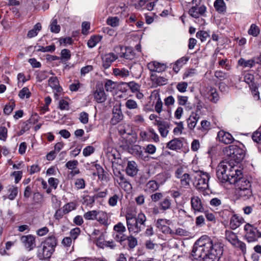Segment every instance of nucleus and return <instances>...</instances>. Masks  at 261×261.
Returning a JSON list of instances; mask_svg holds the SVG:
<instances>
[{"label":"nucleus","mask_w":261,"mask_h":261,"mask_svg":"<svg viewBox=\"0 0 261 261\" xmlns=\"http://www.w3.org/2000/svg\"><path fill=\"white\" fill-rule=\"evenodd\" d=\"M217 248L220 252H223V245L221 243L213 242L208 237L203 236L195 243L192 255L195 259H199L214 254Z\"/></svg>","instance_id":"obj_1"},{"label":"nucleus","mask_w":261,"mask_h":261,"mask_svg":"<svg viewBox=\"0 0 261 261\" xmlns=\"http://www.w3.org/2000/svg\"><path fill=\"white\" fill-rule=\"evenodd\" d=\"M57 243V239L54 234L49 236L38 247L37 257L40 260L49 258L55 251Z\"/></svg>","instance_id":"obj_2"},{"label":"nucleus","mask_w":261,"mask_h":261,"mask_svg":"<svg viewBox=\"0 0 261 261\" xmlns=\"http://www.w3.org/2000/svg\"><path fill=\"white\" fill-rule=\"evenodd\" d=\"M224 152L227 156L230 158V161L228 162L234 161L237 164L241 162L245 155V150L234 145H231L225 147Z\"/></svg>","instance_id":"obj_3"},{"label":"nucleus","mask_w":261,"mask_h":261,"mask_svg":"<svg viewBox=\"0 0 261 261\" xmlns=\"http://www.w3.org/2000/svg\"><path fill=\"white\" fill-rule=\"evenodd\" d=\"M194 176L195 181H197L196 187L197 189L201 191H204L208 189V180L210 175L206 172L201 170L194 171Z\"/></svg>","instance_id":"obj_4"},{"label":"nucleus","mask_w":261,"mask_h":261,"mask_svg":"<svg viewBox=\"0 0 261 261\" xmlns=\"http://www.w3.org/2000/svg\"><path fill=\"white\" fill-rule=\"evenodd\" d=\"M239 168L238 165H235L232 162H229L227 181L230 184L236 183L238 180L243 177L242 171Z\"/></svg>","instance_id":"obj_5"},{"label":"nucleus","mask_w":261,"mask_h":261,"mask_svg":"<svg viewBox=\"0 0 261 261\" xmlns=\"http://www.w3.org/2000/svg\"><path fill=\"white\" fill-rule=\"evenodd\" d=\"M245 231V238L248 243L256 241L257 239L261 237V233L252 225L247 223L244 226Z\"/></svg>","instance_id":"obj_6"},{"label":"nucleus","mask_w":261,"mask_h":261,"mask_svg":"<svg viewBox=\"0 0 261 261\" xmlns=\"http://www.w3.org/2000/svg\"><path fill=\"white\" fill-rule=\"evenodd\" d=\"M229 162L223 161L218 165L217 169V176L222 182H227L228 179V171Z\"/></svg>","instance_id":"obj_7"},{"label":"nucleus","mask_w":261,"mask_h":261,"mask_svg":"<svg viewBox=\"0 0 261 261\" xmlns=\"http://www.w3.org/2000/svg\"><path fill=\"white\" fill-rule=\"evenodd\" d=\"M191 210L194 214L202 213L204 211V205L201 199L197 196H193L191 198Z\"/></svg>","instance_id":"obj_8"},{"label":"nucleus","mask_w":261,"mask_h":261,"mask_svg":"<svg viewBox=\"0 0 261 261\" xmlns=\"http://www.w3.org/2000/svg\"><path fill=\"white\" fill-rule=\"evenodd\" d=\"M20 241L25 248L29 251L34 249L36 246L35 238L32 235L23 236L21 237Z\"/></svg>","instance_id":"obj_9"},{"label":"nucleus","mask_w":261,"mask_h":261,"mask_svg":"<svg viewBox=\"0 0 261 261\" xmlns=\"http://www.w3.org/2000/svg\"><path fill=\"white\" fill-rule=\"evenodd\" d=\"M118 58V56L114 53L106 54L101 57L102 66L105 69L109 68L112 63Z\"/></svg>","instance_id":"obj_10"},{"label":"nucleus","mask_w":261,"mask_h":261,"mask_svg":"<svg viewBox=\"0 0 261 261\" xmlns=\"http://www.w3.org/2000/svg\"><path fill=\"white\" fill-rule=\"evenodd\" d=\"M217 139L219 142L225 144H230L234 141L232 136L223 130H221L218 133Z\"/></svg>","instance_id":"obj_11"},{"label":"nucleus","mask_w":261,"mask_h":261,"mask_svg":"<svg viewBox=\"0 0 261 261\" xmlns=\"http://www.w3.org/2000/svg\"><path fill=\"white\" fill-rule=\"evenodd\" d=\"M236 195L238 198L246 200L253 196L252 188L246 189H236Z\"/></svg>","instance_id":"obj_12"},{"label":"nucleus","mask_w":261,"mask_h":261,"mask_svg":"<svg viewBox=\"0 0 261 261\" xmlns=\"http://www.w3.org/2000/svg\"><path fill=\"white\" fill-rule=\"evenodd\" d=\"M99 223L105 227H108L111 223V220L109 219L108 214L103 211H98L96 219Z\"/></svg>","instance_id":"obj_13"},{"label":"nucleus","mask_w":261,"mask_h":261,"mask_svg":"<svg viewBox=\"0 0 261 261\" xmlns=\"http://www.w3.org/2000/svg\"><path fill=\"white\" fill-rule=\"evenodd\" d=\"M166 65L164 63H161L157 61H152L148 63L147 68L152 72H161L164 71L166 69Z\"/></svg>","instance_id":"obj_14"},{"label":"nucleus","mask_w":261,"mask_h":261,"mask_svg":"<svg viewBox=\"0 0 261 261\" xmlns=\"http://www.w3.org/2000/svg\"><path fill=\"white\" fill-rule=\"evenodd\" d=\"M196 111V112L192 113L189 117L187 119L188 127L190 130H193L194 129L200 118L199 115L197 113L198 109Z\"/></svg>","instance_id":"obj_15"},{"label":"nucleus","mask_w":261,"mask_h":261,"mask_svg":"<svg viewBox=\"0 0 261 261\" xmlns=\"http://www.w3.org/2000/svg\"><path fill=\"white\" fill-rule=\"evenodd\" d=\"M206 12V7L201 6L199 7L193 6L189 11V14L193 17L197 18L200 15H202Z\"/></svg>","instance_id":"obj_16"},{"label":"nucleus","mask_w":261,"mask_h":261,"mask_svg":"<svg viewBox=\"0 0 261 261\" xmlns=\"http://www.w3.org/2000/svg\"><path fill=\"white\" fill-rule=\"evenodd\" d=\"M125 171L129 176L134 177L136 175L138 171L136 163L134 161H128Z\"/></svg>","instance_id":"obj_17"},{"label":"nucleus","mask_w":261,"mask_h":261,"mask_svg":"<svg viewBox=\"0 0 261 261\" xmlns=\"http://www.w3.org/2000/svg\"><path fill=\"white\" fill-rule=\"evenodd\" d=\"M244 222V219L242 217H239L237 215H233L230 220V227L232 229H236Z\"/></svg>","instance_id":"obj_18"},{"label":"nucleus","mask_w":261,"mask_h":261,"mask_svg":"<svg viewBox=\"0 0 261 261\" xmlns=\"http://www.w3.org/2000/svg\"><path fill=\"white\" fill-rule=\"evenodd\" d=\"M256 64L255 58H252L249 60H246L244 58H241L238 61V65L243 67V68H250L253 67Z\"/></svg>","instance_id":"obj_19"},{"label":"nucleus","mask_w":261,"mask_h":261,"mask_svg":"<svg viewBox=\"0 0 261 261\" xmlns=\"http://www.w3.org/2000/svg\"><path fill=\"white\" fill-rule=\"evenodd\" d=\"M150 79L155 87L166 85L167 82V79L162 76H158L155 74H152L150 75Z\"/></svg>","instance_id":"obj_20"},{"label":"nucleus","mask_w":261,"mask_h":261,"mask_svg":"<svg viewBox=\"0 0 261 261\" xmlns=\"http://www.w3.org/2000/svg\"><path fill=\"white\" fill-rule=\"evenodd\" d=\"M236 189H246V188H251V184L249 180L245 177H242L240 180L234 183Z\"/></svg>","instance_id":"obj_21"},{"label":"nucleus","mask_w":261,"mask_h":261,"mask_svg":"<svg viewBox=\"0 0 261 261\" xmlns=\"http://www.w3.org/2000/svg\"><path fill=\"white\" fill-rule=\"evenodd\" d=\"M189 58L188 57H182L177 60L173 64V70L175 73H178L182 67L189 61Z\"/></svg>","instance_id":"obj_22"},{"label":"nucleus","mask_w":261,"mask_h":261,"mask_svg":"<svg viewBox=\"0 0 261 261\" xmlns=\"http://www.w3.org/2000/svg\"><path fill=\"white\" fill-rule=\"evenodd\" d=\"M207 98L212 102L217 103L219 99V96L217 92V90L212 87H210L207 91Z\"/></svg>","instance_id":"obj_23"},{"label":"nucleus","mask_w":261,"mask_h":261,"mask_svg":"<svg viewBox=\"0 0 261 261\" xmlns=\"http://www.w3.org/2000/svg\"><path fill=\"white\" fill-rule=\"evenodd\" d=\"M127 229L130 233L138 234L141 232L140 227L138 226L136 219L132 222H130L126 224Z\"/></svg>","instance_id":"obj_24"},{"label":"nucleus","mask_w":261,"mask_h":261,"mask_svg":"<svg viewBox=\"0 0 261 261\" xmlns=\"http://www.w3.org/2000/svg\"><path fill=\"white\" fill-rule=\"evenodd\" d=\"M214 7L219 13H224L226 11V5L224 0H216Z\"/></svg>","instance_id":"obj_25"},{"label":"nucleus","mask_w":261,"mask_h":261,"mask_svg":"<svg viewBox=\"0 0 261 261\" xmlns=\"http://www.w3.org/2000/svg\"><path fill=\"white\" fill-rule=\"evenodd\" d=\"M182 142L178 138H175L169 141L167 144V147L171 150L180 149L182 146Z\"/></svg>","instance_id":"obj_26"},{"label":"nucleus","mask_w":261,"mask_h":261,"mask_svg":"<svg viewBox=\"0 0 261 261\" xmlns=\"http://www.w3.org/2000/svg\"><path fill=\"white\" fill-rule=\"evenodd\" d=\"M226 239L233 246L239 240L236 233L233 231L226 230L225 233Z\"/></svg>","instance_id":"obj_27"},{"label":"nucleus","mask_w":261,"mask_h":261,"mask_svg":"<svg viewBox=\"0 0 261 261\" xmlns=\"http://www.w3.org/2000/svg\"><path fill=\"white\" fill-rule=\"evenodd\" d=\"M94 99L98 103L104 102L106 100V95L103 90L97 89L94 93Z\"/></svg>","instance_id":"obj_28"},{"label":"nucleus","mask_w":261,"mask_h":261,"mask_svg":"<svg viewBox=\"0 0 261 261\" xmlns=\"http://www.w3.org/2000/svg\"><path fill=\"white\" fill-rule=\"evenodd\" d=\"M136 220L138 224V226L140 227V231H142L146 227L145 222L147 219L145 215L143 213H140L136 218Z\"/></svg>","instance_id":"obj_29"},{"label":"nucleus","mask_w":261,"mask_h":261,"mask_svg":"<svg viewBox=\"0 0 261 261\" xmlns=\"http://www.w3.org/2000/svg\"><path fill=\"white\" fill-rule=\"evenodd\" d=\"M217 251H215V253L211 254L210 256L202 257L203 261H218L221 256L223 254V252H220L218 248L216 249Z\"/></svg>","instance_id":"obj_30"},{"label":"nucleus","mask_w":261,"mask_h":261,"mask_svg":"<svg viewBox=\"0 0 261 261\" xmlns=\"http://www.w3.org/2000/svg\"><path fill=\"white\" fill-rule=\"evenodd\" d=\"M159 188V184L155 180H150L146 185L145 191L148 193H152Z\"/></svg>","instance_id":"obj_31"},{"label":"nucleus","mask_w":261,"mask_h":261,"mask_svg":"<svg viewBox=\"0 0 261 261\" xmlns=\"http://www.w3.org/2000/svg\"><path fill=\"white\" fill-rule=\"evenodd\" d=\"M49 86L57 92H59L62 90V88L59 86L58 79L56 76L51 77L48 80Z\"/></svg>","instance_id":"obj_32"},{"label":"nucleus","mask_w":261,"mask_h":261,"mask_svg":"<svg viewBox=\"0 0 261 261\" xmlns=\"http://www.w3.org/2000/svg\"><path fill=\"white\" fill-rule=\"evenodd\" d=\"M118 132L120 135H124L125 134L131 135L132 134V129L129 127V125L126 124H120L118 126Z\"/></svg>","instance_id":"obj_33"},{"label":"nucleus","mask_w":261,"mask_h":261,"mask_svg":"<svg viewBox=\"0 0 261 261\" xmlns=\"http://www.w3.org/2000/svg\"><path fill=\"white\" fill-rule=\"evenodd\" d=\"M179 179H180V183L182 187L185 188H190V182L191 179L190 174L188 173L186 175H184V176L182 175V176Z\"/></svg>","instance_id":"obj_34"},{"label":"nucleus","mask_w":261,"mask_h":261,"mask_svg":"<svg viewBox=\"0 0 261 261\" xmlns=\"http://www.w3.org/2000/svg\"><path fill=\"white\" fill-rule=\"evenodd\" d=\"M125 107L130 110H137L139 109V106L137 102L133 99H126L125 102Z\"/></svg>","instance_id":"obj_35"},{"label":"nucleus","mask_w":261,"mask_h":261,"mask_svg":"<svg viewBox=\"0 0 261 261\" xmlns=\"http://www.w3.org/2000/svg\"><path fill=\"white\" fill-rule=\"evenodd\" d=\"M122 84L127 86L133 93H136L140 89V85L134 81L123 83Z\"/></svg>","instance_id":"obj_36"},{"label":"nucleus","mask_w":261,"mask_h":261,"mask_svg":"<svg viewBox=\"0 0 261 261\" xmlns=\"http://www.w3.org/2000/svg\"><path fill=\"white\" fill-rule=\"evenodd\" d=\"M102 37L99 35L92 36L88 41L87 45L90 48H93L101 41Z\"/></svg>","instance_id":"obj_37"},{"label":"nucleus","mask_w":261,"mask_h":261,"mask_svg":"<svg viewBox=\"0 0 261 261\" xmlns=\"http://www.w3.org/2000/svg\"><path fill=\"white\" fill-rule=\"evenodd\" d=\"M41 29V24L40 23H37L34 27V28L30 30L27 34V36L31 38L37 35L38 32Z\"/></svg>","instance_id":"obj_38"},{"label":"nucleus","mask_w":261,"mask_h":261,"mask_svg":"<svg viewBox=\"0 0 261 261\" xmlns=\"http://www.w3.org/2000/svg\"><path fill=\"white\" fill-rule=\"evenodd\" d=\"M57 23V19L54 17L51 19L49 25L50 30L52 33H58L60 31L61 27Z\"/></svg>","instance_id":"obj_39"},{"label":"nucleus","mask_w":261,"mask_h":261,"mask_svg":"<svg viewBox=\"0 0 261 261\" xmlns=\"http://www.w3.org/2000/svg\"><path fill=\"white\" fill-rule=\"evenodd\" d=\"M8 191L9 193L8 196V198L10 200H14L17 196L18 193V189L17 187L15 186H9Z\"/></svg>","instance_id":"obj_40"},{"label":"nucleus","mask_w":261,"mask_h":261,"mask_svg":"<svg viewBox=\"0 0 261 261\" xmlns=\"http://www.w3.org/2000/svg\"><path fill=\"white\" fill-rule=\"evenodd\" d=\"M170 123L167 121H166L165 123H163V126H160L158 129L162 137H166L168 133L169 130L168 129L170 127Z\"/></svg>","instance_id":"obj_41"},{"label":"nucleus","mask_w":261,"mask_h":261,"mask_svg":"<svg viewBox=\"0 0 261 261\" xmlns=\"http://www.w3.org/2000/svg\"><path fill=\"white\" fill-rule=\"evenodd\" d=\"M114 74L116 76H119L122 77H126L129 76V72L127 69L122 68H115L113 70Z\"/></svg>","instance_id":"obj_42"},{"label":"nucleus","mask_w":261,"mask_h":261,"mask_svg":"<svg viewBox=\"0 0 261 261\" xmlns=\"http://www.w3.org/2000/svg\"><path fill=\"white\" fill-rule=\"evenodd\" d=\"M171 206V200L168 197H166L160 203V208L163 211H166L170 209Z\"/></svg>","instance_id":"obj_43"},{"label":"nucleus","mask_w":261,"mask_h":261,"mask_svg":"<svg viewBox=\"0 0 261 261\" xmlns=\"http://www.w3.org/2000/svg\"><path fill=\"white\" fill-rule=\"evenodd\" d=\"M126 240L127 241L128 247L130 249H134L138 244L137 239L132 235L126 236Z\"/></svg>","instance_id":"obj_44"},{"label":"nucleus","mask_w":261,"mask_h":261,"mask_svg":"<svg viewBox=\"0 0 261 261\" xmlns=\"http://www.w3.org/2000/svg\"><path fill=\"white\" fill-rule=\"evenodd\" d=\"M187 169V166L185 165H180L178 166L175 172V176L176 178H179L181 177L184 176V175H186L187 173L186 172V169Z\"/></svg>","instance_id":"obj_45"},{"label":"nucleus","mask_w":261,"mask_h":261,"mask_svg":"<svg viewBox=\"0 0 261 261\" xmlns=\"http://www.w3.org/2000/svg\"><path fill=\"white\" fill-rule=\"evenodd\" d=\"M119 22L120 19L117 16L109 17L107 19V23L113 28L119 26Z\"/></svg>","instance_id":"obj_46"},{"label":"nucleus","mask_w":261,"mask_h":261,"mask_svg":"<svg viewBox=\"0 0 261 261\" xmlns=\"http://www.w3.org/2000/svg\"><path fill=\"white\" fill-rule=\"evenodd\" d=\"M248 33L253 37H257L260 33V29L255 24H252L248 31Z\"/></svg>","instance_id":"obj_47"},{"label":"nucleus","mask_w":261,"mask_h":261,"mask_svg":"<svg viewBox=\"0 0 261 261\" xmlns=\"http://www.w3.org/2000/svg\"><path fill=\"white\" fill-rule=\"evenodd\" d=\"M97 211L92 210L85 213L83 217L87 220H95L96 219Z\"/></svg>","instance_id":"obj_48"},{"label":"nucleus","mask_w":261,"mask_h":261,"mask_svg":"<svg viewBox=\"0 0 261 261\" xmlns=\"http://www.w3.org/2000/svg\"><path fill=\"white\" fill-rule=\"evenodd\" d=\"M123 113L113 114V117L110 120L111 124L113 125H116L123 119Z\"/></svg>","instance_id":"obj_49"},{"label":"nucleus","mask_w":261,"mask_h":261,"mask_svg":"<svg viewBox=\"0 0 261 261\" xmlns=\"http://www.w3.org/2000/svg\"><path fill=\"white\" fill-rule=\"evenodd\" d=\"M125 51L122 52L120 57H123L127 60H132L134 57V55L133 54L132 49L129 47L125 48Z\"/></svg>","instance_id":"obj_50"},{"label":"nucleus","mask_w":261,"mask_h":261,"mask_svg":"<svg viewBox=\"0 0 261 261\" xmlns=\"http://www.w3.org/2000/svg\"><path fill=\"white\" fill-rule=\"evenodd\" d=\"M107 190H106L105 191L99 192L95 194H94L92 197H88L89 198V200L91 201V203H94L95 200L99 198H104L106 196L107 194Z\"/></svg>","instance_id":"obj_51"},{"label":"nucleus","mask_w":261,"mask_h":261,"mask_svg":"<svg viewBox=\"0 0 261 261\" xmlns=\"http://www.w3.org/2000/svg\"><path fill=\"white\" fill-rule=\"evenodd\" d=\"M196 37L199 39L201 42L205 41L210 37L209 34L204 31H199L196 33Z\"/></svg>","instance_id":"obj_52"},{"label":"nucleus","mask_w":261,"mask_h":261,"mask_svg":"<svg viewBox=\"0 0 261 261\" xmlns=\"http://www.w3.org/2000/svg\"><path fill=\"white\" fill-rule=\"evenodd\" d=\"M233 246L239 248L244 254H246L247 252V246L246 244L243 242L239 240Z\"/></svg>","instance_id":"obj_53"},{"label":"nucleus","mask_w":261,"mask_h":261,"mask_svg":"<svg viewBox=\"0 0 261 261\" xmlns=\"http://www.w3.org/2000/svg\"><path fill=\"white\" fill-rule=\"evenodd\" d=\"M62 208L66 214L76 208V204L73 202H69L65 204Z\"/></svg>","instance_id":"obj_54"},{"label":"nucleus","mask_w":261,"mask_h":261,"mask_svg":"<svg viewBox=\"0 0 261 261\" xmlns=\"http://www.w3.org/2000/svg\"><path fill=\"white\" fill-rule=\"evenodd\" d=\"M31 92L28 87L23 88L19 92L18 96L21 98L23 99L25 97L28 98L31 96Z\"/></svg>","instance_id":"obj_55"},{"label":"nucleus","mask_w":261,"mask_h":261,"mask_svg":"<svg viewBox=\"0 0 261 261\" xmlns=\"http://www.w3.org/2000/svg\"><path fill=\"white\" fill-rule=\"evenodd\" d=\"M113 238L115 241L122 245V243L125 241L126 236L124 233L114 232L113 233Z\"/></svg>","instance_id":"obj_56"},{"label":"nucleus","mask_w":261,"mask_h":261,"mask_svg":"<svg viewBox=\"0 0 261 261\" xmlns=\"http://www.w3.org/2000/svg\"><path fill=\"white\" fill-rule=\"evenodd\" d=\"M189 97L187 96L178 95L177 96V103L179 106H186L188 103Z\"/></svg>","instance_id":"obj_57"},{"label":"nucleus","mask_w":261,"mask_h":261,"mask_svg":"<svg viewBox=\"0 0 261 261\" xmlns=\"http://www.w3.org/2000/svg\"><path fill=\"white\" fill-rule=\"evenodd\" d=\"M188 84L187 82H181L177 84L176 88L181 93H185L187 91Z\"/></svg>","instance_id":"obj_58"},{"label":"nucleus","mask_w":261,"mask_h":261,"mask_svg":"<svg viewBox=\"0 0 261 261\" xmlns=\"http://www.w3.org/2000/svg\"><path fill=\"white\" fill-rule=\"evenodd\" d=\"M15 107V104L14 101H10L8 104L5 106L4 109V113L6 115H9L11 113Z\"/></svg>","instance_id":"obj_59"},{"label":"nucleus","mask_w":261,"mask_h":261,"mask_svg":"<svg viewBox=\"0 0 261 261\" xmlns=\"http://www.w3.org/2000/svg\"><path fill=\"white\" fill-rule=\"evenodd\" d=\"M200 125L201 127L199 128V129L202 130V132L208 131L211 128V122L206 120H202L201 121Z\"/></svg>","instance_id":"obj_60"},{"label":"nucleus","mask_w":261,"mask_h":261,"mask_svg":"<svg viewBox=\"0 0 261 261\" xmlns=\"http://www.w3.org/2000/svg\"><path fill=\"white\" fill-rule=\"evenodd\" d=\"M81 233V229L79 227H75L72 229L69 232L70 237L71 239L74 241L79 237Z\"/></svg>","instance_id":"obj_61"},{"label":"nucleus","mask_w":261,"mask_h":261,"mask_svg":"<svg viewBox=\"0 0 261 261\" xmlns=\"http://www.w3.org/2000/svg\"><path fill=\"white\" fill-rule=\"evenodd\" d=\"M133 121L137 124L142 125L145 122L144 116L142 114L136 115L133 118Z\"/></svg>","instance_id":"obj_62"},{"label":"nucleus","mask_w":261,"mask_h":261,"mask_svg":"<svg viewBox=\"0 0 261 261\" xmlns=\"http://www.w3.org/2000/svg\"><path fill=\"white\" fill-rule=\"evenodd\" d=\"M113 229L116 232L122 233H123L126 231V228L125 226L121 222H119L115 225Z\"/></svg>","instance_id":"obj_63"},{"label":"nucleus","mask_w":261,"mask_h":261,"mask_svg":"<svg viewBox=\"0 0 261 261\" xmlns=\"http://www.w3.org/2000/svg\"><path fill=\"white\" fill-rule=\"evenodd\" d=\"M116 84L111 80H108L105 84V88L107 91L112 92L116 88Z\"/></svg>","instance_id":"obj_64"}]
</instances>
